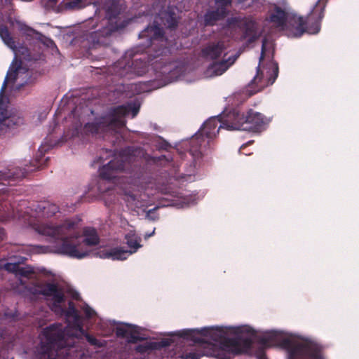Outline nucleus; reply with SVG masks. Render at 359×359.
Segmentation results:
<instances>
[{
    "mask_svg": "<svg viewBox=\"0 0 359 359\" xmlns=\"http://www.w3.org/2000/svg\"><path fill=\"white\" fill-rule=\"evenodd\" d=\"M109 157L111 158L99 168L100 178L97 180L95 185H90L88 191L95 193L97 197L103 200L106 205H109L116 199L115 191L110 182L116 180L122 172L128 171L130 175L127 184L122 188L127 206L137 215L144 217L148 222H156L158 218L156 211L161 207L156 206L146 210L150 204L148 191L150 178L147 169L142 167L140 163L144 161L150 165L165 166L172 161V156L170 154L152 156L140 147H129L118 153L110 149L102 150L97 162L104 161Z\"/></svg>",
    "mask_w": 359,
    "mask_h": 359,
    "instance_id": "f257e3e1",
    "label": "nucleus"
},
{
    "mask_svg": "<svg viewBox=\"0 0 359 359\" xmlns=\"http://www.w3.org/2000/svg\"><path fill=\"white\" fill-rule=\"evenodd\" d=\"M139 37L145 39L143 46L149 49V54L140 53L143 50L141 47L128 50L118 60L108 67L107 74L129 80L147 73L151 75L149 71L151 66L155 79L149 82L154 88L163 86L177 78L180 70L175 62L167 58L173 42L165 36L163 29L158 25H149L139 34Z\"/></svg>",
    "mask_w": 359,
    "mask_h": 359,
    "instance_id": "f03ea898",
    "label": "nucleus"
},
{
    "mask_svg": "<svg viewBox=\"0 0 359 359\" xmlns=\"http://www.w3.org/2000/svg\"><path fill=\"white\" fill-rule=\"evenodd\" d=\"M64 329L62 324L53 323L46 327L43 334L46 343L42 346L43 359H74L81 356L82 345L80 341L85 338L93 346L102 347V344L84 330Z\"/></svg>",
    "mask_w": 359,
    "mask_h": 359,
    "instance_id": "7ed1b4c3",
    "label": "nucleus"
},
{
    "mask_svg": "<svg viewBox=\"0 0 359 359\" xmlns=\"http://www.w3.org/2000/svg\"><path fill=\"white\" fill-rule=\"evenodd\" d=\"M36 230L55 240H61L59 247L61 253L71 257L82 259L89 254L88 246L100 243V236L95 228L86 226L83 236L76 229L77 226H36Z\"/></svg>",
    "mask_w": 359,
    "mask_h": 359,
    "instance_id": "20e7f679",
    "label": "nucleus"
},
{
    "mask_svg": "<svg viewBox=\"0 0 359 359\" xmlns=\"http://www.w3.org/2000/svg\"><path fill=\"white\" fill-rule=\"evenodd\" d=\"M229 111L224 110L217 116L209 118L201 127L200 130L191 137L189 142V154L193 158V165L187 170L186 173L176 175L177 177L184 178L186 175L191 176L195 173L197 166H200L203 158L208 156V151L206 145L219 133L220 128L229 130L223 123L226 119Z\"/></svg>",
    "mask_w": 359,
    "mask_h": 359,
    "instance_id": "39448f33",
    "label": "nucleus"
},
{
    "mask_svg": "<svg viewBox=\"0 0 359 359\" xmlns=\"http://www.w3.org/2000/svg\"><path fill=\"white\" fill-rule=\"evenodd\" d=\"M140 108L137 102H130L126 104L108 109L105 112L95 116L93 121L84 126L85 132L98 137H104L107 133L116 132L126 125V117L131 114L134 118Z\"/></svg>",
    "mask_w": 359,
    "mask_h": 359,
    "instance_id": "423d86ee",
    "label": "nucleus"
},
{
    "mask_svg": "<svg viewBox=\"0 0 359 359\" xmlns=\"http://www.w3.org/2000/svg\"><path fill=\"white\" fill-rule=\"evenodd\" d=\"M29 290L34 296L42 295L47 301H50V309L55 313L64 314L67 318L72 319V323L63 325L64 329L71 328L81 330L83 320L73 302L69 301L68 308L65 309L62 304L65 302L66 297L64 290L55 283H47L44 285H33Z\"/></svg>",
    "mask_w": 359,
    "mask_h": 359,
    "instance_id": "0eeeda50",
    "label": "nucleus"
},
{
    "mask_svg": "<svg viewBox=\"0 0 359 359\" xmlns=\"http://www.w3.org/2000/svg\"><path fill=\"white\" fill-rule=\"evenodd\" d=\"M260 359H299V337L273 331L261 337Z\"/></svg>",
    "mask_w": 359,
    "mask_h": 359,
    "instance_id": "6e6552de",
    "label": "nucleus"
},
{
    "mask_svg": "<svg viewBox=\"0 0 359 359\" xmlns=\"http://www.w3.org/2000/svg\"><path fill=\"white\" fill-rule=\"evenodd\" d=\"M269 121L264 116L250 109L247 114H241L238 109L229 111L226 119L221 126H226L229 130H246L260 132L264 129Z\"/></svg>",
    "mask_w": 359,
    "mask_h": 359,
    "instance_id": "1a4fd4ad",
    "label": "nucleus"
},
{
    "mask_svg": "<svg viewBox=\"0 0 359 359\" xmlns=\"http://www.w3.org/2000/svg\"><path fill=\"white\" fill-rule=\"evenodd\" d=\"M121 13L118 4L113 1L106 9L105 19L102 22V29H98L90 33V38L93 43L107 45V39L111 34L119 29L117 18Z\"/></svg>",
    "mask_w": 359,
    "mask_h": 359,
    "instance_id": "9d476101",
    "label": "nucleus"
},
{
    "mask_svg": "<svg viewBox=\"0 0 359 359\" xmlns=\"http://www.w3.org/2000/svg\"><path fill=\"white\" fill-rule=\"evenodd\" d=\"M21 211L22 210H18V217L22 219L24 224H36L32 220L33 217H50L52 216L60 217L62 215L58 206L49 201L32 203L30 207H27L23 215L20 213Z\"/></svg>",
    "mask_w": 359,
    "mask_h": 359,
    "instance_id": "9b49d317",
    "label": "nucleus"
},
{
    "mask_svg": "<svg viewBox=\"0 0 359 359\" xmlns=\"http://www.w3.org/2000/svg\"><path fill=\"white\" fill-rule=\"evenodd\" d=\"M269 20L276 27L284 29L286 26V22L289 20L294 22L295 24L294 31L290 34L293 37H300L304 32H307L306 29L309 25L308 22V16L304 20L301 16L290 15L286 13L284 10L278 6H276L273 11L270 14Z\"/></svg>",
    "mask_w": 359,
    "mask_h": 359,
    "instance_id": "f8f14e48",
    "label": "nucleus"
},
{
    "mask_svg": "<svg viewBox=\"0 0 359 359\" xmlns=\"http://www.w3.org/2000/svg\"><path fill=\"white\" fill-rule=\"evenodd\" d=\"M0 268L8 272L15 273L19 277L20 284L30 294H33L29 287L33 285H44L48 282L42 283L37 278L36 275L30 266H20L18 263L5 262L4 259L0 260Z\"/></svg>",
    "mask_w": 359,
    "mask_h": 359,
    "instance_id": "ddd939ff",
    "label": "nucleus"
},
{
    "mask_svg": "<svg viewBox=\"0 0 359 359\" xmlns=\"http://www.w3.org/2000/svg\"><path fill=\"white\" fill-rule=\"evenodd\" d=\"M125 240L129 250H124L121 247H116L102 252V258H111L113 260H125L130 255L136 252L142 247V238L133 231H130L125 235Z\"/></svg>",
    "mask_w": 359,
    "mask_h": 359,
    "instance_id": "4468645a",
    "label": "nucleus"
},
{
    "mask_svg": "<svg viewBox=\"0 0 359 359\" xmlns=\"http://www.w3.org/2000/svg\"><path fill=\"white\" fill-rule=\"evenodd\" d=\"M252 345V341L250 338H224L220 341L222 351H224L228 355L226 359L231 356H235L249 352Z\"/></svg>",
    "mask_w": 359,
    "mask_h": 359,
    "instance_id": "2eb2a0df",
    "label": "nucleus"
},
{
    "mask_svg": "<svg viewBox=\"0 0 359 359\" xmlns=\"http://www.w3.org/2000/svg\"><path fill=\"white\" fill-rule=\"evenodd\" d=\"M327 0H318L308 15V26L306 31L310 34H318L320 30V22L324 17V11Z\"/></svg>",
    "mask_w": 359,
    "mask_h": 359,
    "instance_id": "dca6fc26",
    "label": "nucleus"
},
{
    "mask_svg": "<svg viewBox=\"0 0 359 359\" xmlns=\"http://www.w3.org/2000/svg\"><path fill=\"white\" fill-rule=\"evenodd\" d=\"M168 198V203L163 206H173L177 208H184L195 205L199 200L197 194H176Z\"/></svg>",
    "mask_w": 359,
    "mask_h": 359,
    "instance_id": "f3484780",
    "label": "nucleus"
},
{
    "mask_svg": "<svg viewBox=\"0 0 359 359\" xmlns=\"http://www.w3.org/2000/svg\"><path fill=\"white\" fill-rule=\"evenodd\" d=\"M237 55L229 56L227 58H222L218 62H213L205 72V76L211 78L222 75L224 73L236 60Z\"/></svg>",
    "mask_w": 359,
    "mask_h": 359,
    "instance_id": "a211bd4d",
    "label": "nucleus"
},
{
    "mask_svg": "<svg viewBox=\"0 0 359 359\" xmlns=\"http://www.w3.org/2000/svg\"><path fill=\"white\" fill-rule=\"evenodd\" d=\"M20 30L25 36L26 39L28 41H34V43H39L47 48H55L54 41L43 35L41 33L34 30L30 27L25 24H20L19 26Z\"/></svg>",
    "mask_w": 359,
    "mask_h": 359,
    "instance_id": "6ab92c4d",
    "label": "nucleus"
},
{
    "mask_svg": "<svg viewBox=\"0 0 359 359\" xmlns=\"http://www.w3.org/2000/svg\"><path fill=\"white\" fill-rule=\"evenodd\" d=\"M202 56L206 60H215L220 57L225 58L226 47L223 41L211 42L202 49Z\"/></svg>",
    "mask_w": 359,
    "mask_h": 359,
    "instance_id": "aec40b11",
    "label": "nucleus"
},
{
    "mask_svg": "<svg viewBox=\"0 0 359 359\" xmlns=\"http://www.w3.org/2000/svg\"><path fill=\"white\" fill-rule=\"evenodd\" d=\"M228 14L227 8L217 7L215 10H210L204 15V23L206 26H212L216 22L224 18Z\"/></svg>",
    "mask_w": 359,
    "mask_h": 359,
    "instance_id": "412c9836",
    "label": "nucleus"
},
{
    "mask_svg": "<svg viewBox=\"0 0 359 359\" xmlns=\"http://www.w3.org/2000/svg\"><path fill=\"white\" fill-rule=\"evenodd\" d=\"M272 47L273 44L271 41L266 38H264L262 40L259 62L258 66L257 67V74L251 81V83H257L258 81H262L263 79V72L261 70V62L265 57L266 55L271 51Z\"/></svg>",
    "mask_w": 359,
    "mask_h": 359,
    "instance_id": "4be33fe9",
    "label": "nucleus"
},
{
    "mask_svg": "<svg viewBox=\"0 0 359 359\" xmlns=\"http://www.w3.org/2000/svg\"><path fill=\"white\" fill-rule=\"evenodd\" d=\"M259 32L257 24L254 21H248L245 23V31L243 38L246 39L249 43L256 41L259 37Z\"/></svg>",
    "mask_w": 359,
    "mask_h": 359,
    "instance_id": "5701e85b",
    "label": "nucleus"
},
{
    "mask_svg": "<svg viewBox=\"0 0 359 359\" xmlns=\"http://www.w3.org/2000/svg\"><path fill=\"white\" fill-rule=\"evenodd\" d=\"M162 15V20L165 26L172 30L177 27L178 17L173 9L168 8Z\"/></svg>",
    "mask_w": 359,
    "mask_h": 359,
    "instance_id": "b1692460",
    "label": "nucleus"
},
{
    "mask_svg": "<svg viewBox=\"0 0 359 359\" xmlns=\"http://www.w3.org/2000/svg\"><path fill=\"white\" fill-rule=\"evenodd\" d=\"M130 327L128 336L125 338L127 339V342L128 344H136L138 341L143 340V338L140 337V332L138 330V327L133 325H126Z\"/></svg>",
    "mask_w": 359,
    "mask_h": 359,
    "instance_id": "393cba45",
    "label": "nucleus"
},
{
    "mask_svg": "<svg viewBox=\"0 0 359 359\" xmlns=\"http://www.w3.org/2000/svg\"><path fill=\"white\" fill-rule=\"evenodd\" d=\"M270 69L267 72L268 74V78H267V82L266 85H272L276 79H277L278 76V65L276 62H274L273 60L271 61L270 64Z\"/></svg>",
    "mask_w": 359,
    "mask_h": 359,
    "instance_id": "a878e982",
    "label": "nucleus"
},
{
    "mask_svg": "<svg viewBox=\"0 0 359 359\" xmlns=\"http://www.w3.org/2000/svg\"><path fill=\"white\" fill-rule=\"evenodd\" d=\"M87 0H66L65 8L69 10H79L87 5Z\"/></svg>",
    "mask_w": 359,
    "mask_h": 359,
    "instance_id": "bb28decb",
    "label": "nucleus"
},
{
    "mask_svg": "<svg viewBox=\"0 0 359 359\" xmlns=\"http://www.w3.org/2000/svg\"><path fill=\"white\" fill-rule=\"evenodd\" d=\"M83 110L86 112L90 111L91 114L93 113V111L91 109H88L87 108L83 109L82 107L79 106L75 107L71 111L72 116L76 120V126H81L82 124L81 119Z\"/></svg>",
    "mask_w": 359,
    "mask_h": 359,
    "instance_id": "cd10ccee",
    "label": "nucleus"
},
{
    "mask_svg": "<svg viewBox=\"0 0 359 359\" xmlns=\"http://www.w3.org/2000/svg\"><path fill=\"white\" fill-rule=\"evenodd\" d=\"M156 348V344L154 342H147L145 344H139L135 347V351L140 353H145L149 351Z\"/></svg>",
    "mask_w": 359,
    "mask_h": 359,
    "instance_id": "c85d7f7f",
    "label": "nucleus"
},
{
    "mask_svg": "<svg viewBox=\"0 0 359 359\" xmlns=\"http://www.w3.org/2000/svg\"><path fill=\"white\" fill-rule=\"evenodd\" d=\"M127 323L124 324L123 326L116 327L115 330L116 335L118 337L125 338L128 336V332L130 329L128 326H127Z\"/></svg>",
    "mask_w": 359,
    "mask_h": 359,
    "instance_id": "c756f323",
    "label": "nucleus"
},
{
    "mask_svg": "<svg viewBox=\"0 0 359 359\" xmlns=\"http://www.w3.org/2000/svg\"><path fill=\"white\" fill-rule=\"evenodd\" d=\"M83 219L82 216L76 215L72 218H67L65 220V223L63 224H79L80 222H83Z\"/></svg>",
    "mask_w": 359,
    "mask_h": 359,
    "instance_id": "7c9ffc66",
    "label": "nucleus"
},
{
    "mask_svg": "<svg viewBox=\"0 0 359 359\" xmlns=\"http://www.w3.org/2000/svg\"><path fill=\"white\" fill-rule=\"evenodd\" d=\"M259 0H237L238 4L241 6L242 8H248L252 6L255 2Z\"/></svg>",
    "mask_w": 359,
    "mask_h": 359,
    "instance_id": "2f4dec72",
    "label": "nucleus"
},
{
    "mask_svg": "<svg viewBox=\"0 0 359 359\" xmlns=\"http://www.w3.org/2000/svg\"><path fill=\"white\" fill-rule=\"evenodd\" d=\"M233 0H215L217 7L226 8L231 4Z\"/></svg>",
    "mask_w": 359,
    "mask_h": 359,
    "instance_id": "473e14b6",
    "label": "nucleus"
},
{
    "mask_svg": "<svg viewBox=\"0 0 359 359\" xmlns=\"http://www.w3.org/2000/svg\"><path fill=\"white\" fill-rule=\"evenodd\" d=\"M2 209L3 205L0 204V222H7L8 221L10 215Z\"/></svg>",
    "mask_w": 359,
    "mask_h": 359,
    "instance_id": "72a5a7b5",
    "label": "nucleus"
},
{
    "mask_svg": "<svg viewBox=\"0 0 359 359\" xmlns=\"http://www.w3.org/2000/svg\"><path fill=\"white\" fill-rule=\"evenodd\" d=\"M83 312H84L86 318L88 319L90 318L94 313V311L91 308H90L88 306H86L83 308Z\"/></svg>",
    "mask_w": 359,
    "mask_h": 359,
    "instance_id": "f704fd0d",
    "label": "nucleus"
},
{
    "mask_svg": "<svg viewBox=\"0 0 359 359\" xmlns=\"http://www.w3.org/2000/svg\"><path fill=\"white\" fill-rule=\"evenodd\" d=\"M4 315L6 318H9L11 320H15L18 316L16 312L13 311H6Z\"/></svg>",
    "mask_w": 359,
    "mask_h": 359,
    "instance_id": "c9c22d12",
    "label": "nucleus"
},
{
    "mask_svg": "<svg viewBox=\"0 0 359 359\" xmlns=\"http://www.w3.org/2000/svg\"><path fill=\"white\" fill-rule=\"evenodd\" d=\"M192 335V331L191 330H183L182 333L181 334L182 337L184 338H191Z\"/></svg>",
    "mask_w": 359,
    "mask_h": 359,
    "instance_id": "e433bc0d",
    "label": "nucleus"
},
{
    "mask_svg": "<svg viewBox=\"0 0 359 359\" xmlns=\"http://www.w3.org/2000/svg\"><path fill=\"white\" fill-rule=\"evenodd\" d=\"M238 22L237 18H229L227 19V23L229 26L236 24Z\"/></svg>",
    "mask_w": 359,
    "mask_h": 359,
    "instance_id": "4c0bfd02",
    "label": "nucleus"
},
{
    "mask_svg": "<svg viewBox=\"0 0 359 359\" xmlns=\"http://www.w3.org/2000/svg\"><path fill=\"white\" fill-rule=\"evenodd\" d=\"M170 147V144H168V142H165V141H163L161 144L159 146V148L161 149H165V150H167L168 149V147Z\"/></svg>",
    "mask_w": 359,
    "mask_h": 359,
    "instance_id": "58836bf2",
    "label": "nucleus"
},
{
    "mask_svg": "<svg viewBox=\"0 0 359 359\" xmlns=\"http://www.w3.org/2000/svg\"><path fill=\"white\" fill-rule=\"evenodd\" d=\"M136 87H137V84L132 83L130 85V88H131V90L135 89L137 93H140L142 91L144 90V89L137 90Z\"/></svg>",
    "mask_w": 359,
    "mask_h": 359,
    "instance_id": "ea45409f",
    "label": "nucleus"
},
{
    "mask_svg": "<svg viewBox=\"0 0 359 359\" xmlns=\"http://www.w3.org/2000/svg\"><path fill=\"white\" fill-rule=\"evenodd\" d=\"M187 359H198L196 353H189L187 355Z\"/></svg>",
    "mask_w": 359,
    "mask_h": 359,
    "instance_id": "a19ab883",
    "label": "nucleus"
},
{
    "mask_svg": "<svg viewBox=\"0 0 359 359\" xmlns=\"http://www.w3.org/2000/svg\"><path fill=\"white\" fill-rule=\"evenodd\" d=\"M201 333L203 335L207 336L208 334H210V330L206 328H204L201 330Z\"/></svg>",
    "mask_w": 359,
    "mask_h": 359,
    "instance_id": "79ce46f5",
    "label": "nucleus"
},
{
    "mask_svg": "<svg viewBox=\"0 0 359 359\" xmlns=\"http://www.w3.org/2000/svg\"><path fill=\"white\" fill-rule=\"evenodd\" d=\"M120 222L122 224H128V222L126 220V219H123L122 217H120Z\"/></svg>",
    "mask_w": 359,
    "mask_h": 359,
    "instance_id": "37998d69",
    "label": "nucleus"
},
{
    "mask_svg": "<svg viewBox=\"0 0 359 359\" xmlns=\"http://www.w3.org/2000/svg\"><path fill=\"white\" fill-rule=\"evenodd\" d=\"M154 233V230L149 234H145L144 235V238L145 239H147L149 238V237H151V236H153V234Z\"/></svg>",
    "mask_w": 359,
    "mask_h": 359,
    "instance_id": "c03bdc74",
    "label": "nucleus"
},
{
    "mask_svg": "<svg viewBox=\"0 0 359 359\" xmlns=\"http://www.w3.org/2000/svg\"><path fill=\"white\" fill-rule=\"evenodd\" d=\"M194 341H196V342H200V343H203L204 342V341L203 339H201L199 338L194 339Z\"/></svg>",
    "mask_w": 359,
    "mask_h": 359,
    "instance_id": "a18cd8bd",
    "label": "nucleus"
},
{
    "mask_svg": "<svg viewBox=\"0 0 359 359\" xmlns=\"http://www.w3.org/2000/svg\"><path fill=\"white\" fill-rule=\"evenodd\" d=\"M111 217H112V216L111 215V216H110V218H111V219H110V221H111V224H116L117 223V222H116V221H114V219H112V218H111Z\"/></svg>",
    "mask_w": 359,
    "mask_h": 359,
    "instance_id": "49530a36",
    "label": "nucleus"
},
{
    "mask_svg": "<svg viewBox=\"0 0 359 359\" xmlns=\"http://www.w3.org/2000/svg\"><path fill=\"white\" fill-rule=\"evenodd\" d=\"M162 343H163V346H165L168 345V343L167 341H163Z\"/></svg>",
    "mask_w": 359,
    "mask_h": 359,
    "instance_id": "de8ad7c7",
    "label": "nucleus"
},
{
    "mask_svg": "<svg viewBox=\"0 0 359 359\" xmlns=\"http://www.w3.org/2000/svg\"><path fill=\"white\" fill-rule=\"evenodd\" d=\"M245 147V144H243V145L241 147V148H240V149H239V152H240V153H241L242 149H243Z\"/></svg>",
    "mask_w": 359,
    "mask_h": 359,
    "instance_id": "09e8293b",
    "label": "nucleus"
},
{
    "mask_svg": "<svg viewBox=\"0 0 359 359\" xmlns=\"http://www.w3.org/2000/svg\"><path fill=\"white\" fill-rule=\"evenodd\" d=\"M251 143H252V141H248V143H247V144H251Z\"/></svg>",
    "mask_w": 359,
    "mask_h": 359,
    "instance_id": "8fccbe9b",
    "label": "nucleus"
},
{
    "mask_svg": "<svg viewBox=\"0 0 359 359\" xmlns=\"http://www.w3.org/2000/svg\"><path fill=\"white\" fill-rule=\"evenodd\" d=\"M273 50L271 53V58L273 57Z\"/></svg>",
    "mask_w": 359,
    "mask_h": 359,
    "instance_id": "3c124183",
    "label": "nucleus"
}]
</instances>
